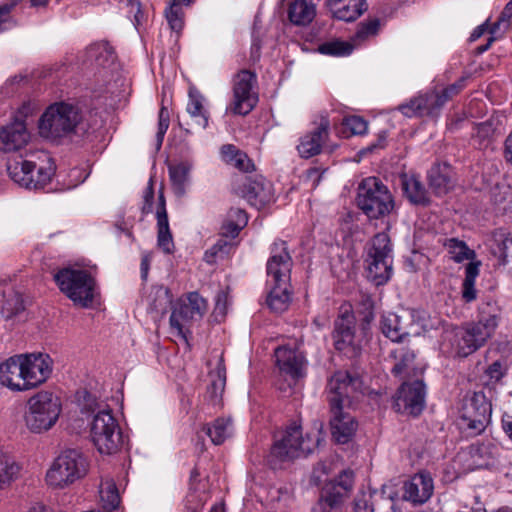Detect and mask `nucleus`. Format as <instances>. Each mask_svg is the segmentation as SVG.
Returning <instances> with one entry per match:
<instances>
[{"instance_id":"obj_1","label":"nucleus","mask_w":512,"mask_h":512,"mask_svg":"<svg viewBox=\"0 0 512 512\" xmlns=\"http://www.w3.org/2000/svg\"><path fill=\"white\" fill-rule=\"evenodd\" d=\"M292 267L293 260L287 242L284 240L274 241L270 247V257L266 263V271L269 278L268 283L272 285L267 297V304L276 313H282L289 307Z\"/></svg>"},{"instance_id":"obj_2","label":"nucleus","mask_w":512,"mask_h":512,"mask_svg":"<svg viewBox=\"0 0 512 512\" xmlns=\"http://www.w3.org/2000/svg\"><path fill=\"white\" fill-rule=\"evenodd\" d=\"M83 122L81 109L73 104L57 102L51 104L39 120L40 135L54 142L76 135Z\"/></svg>"},{"instance_id":"obj_3","label":"nucleus","mask_w":512,"mask_h":512,"mask_svg":"<svg viewBox=\"0 0 512 512\" xmlns=\"http://www.w3.org/2000/svg\"><path fill=\"white\" fill-rule=\"evenodd\" d=\"M499 323V309L495 304L485 303L479 308L477 322L465 326L457 345V354L467 357L482 347L492 337Z\"/></svg>"},{"instance_id":"obj_4","label":"nucleus","mask_w":512,"mask_h":512,"mask_svg":"<svg viewBox=\"0 0 512 512\" xmlns=\"http://www.w3.org/2000/svg\"><path fill=\"white\" fill-rule=\"evenodd\" d=\"M318 444L319 437L317 435L306 434L303 437L301 427L293 423L285 430L280 439L275 440L268 461L273 468H277L280 463L310 454Z\"/></svg>"},{"instance_id":"obj_5","label":"nucleus","mask_w":512,"mask_h":512,"mask_svg":"<svg viewBox=\"0 0 512 512\" xmlns=\"http://www.w3.org/2000/svg\"><path fill=\"white\" fill-rule=\"evenodd\" d=\"M358 208L370 219H380L391 213L394 200L388 187L377 177H367L358 186Z\"/></svg>"},{"instance_id":"obj_6","label":"nucleus","mask_w":512,"mask_h":512,"mask_svg":"<svg viewBox=\"0 0 512 512\" xmlns=\"http://www.w3.org/2000/svg\"><path fill=\"white\" fill-rule=\"evenodd\" d=\"M88 471V461L78 449H66L53 461L46 473V482L54 488H65Z\"/></svg>"},{"instance_id":"obj_7","label":"nucleus","mask_w":512,"mask_h":512,"mask_svg":"<svg viewBox=\"0 0 512 512\" xmlns=\"http://www.w3.org/2000/svg\"><path fill=\"white\" fill-rule=\"evenodd\" d=\"M26 425L30 431L41 433L51 429L61 413V401L52 392L40 391L29 398Z\"/></svg>"},{"instance_id":"obj_8","label":"nucleus","mask_w":512,"mask_h":512,"mask_svg":"<svg viewBox=\"0 0 512 512\" xmlns=\"http://www.w3.org/2000/svg\"><path fill=\"white\" fill-rule=\"evenodd\" d=\"M59 289L75 304L89 307L94 298L95 281L85 270L63 268L54 275Z\"/></svg>"},{"instance_id":"obj_9","label":"nucleus","mask_w":512,"mask_h":512,"mask_svg":"<svg viewBox=\"0 0 512 512\" xmlns=\"http://www.w3.org/2000/svg\"><path fill=\"white\" fill-rule=\"evenodd\" d=\"M91 439L101 454L111 455L122 444V432L112 410L99 409L91 423Z\"/></svg>"},{"instance_id":"obj_10","label":"nucleus","mask_w":512,"mask_h":512,"mask_svg":"<svg viewBox=\"0 0 512 512\" xmlns=\"http://www.w3.org/2000/svg\"><path fill=\"white\" fill-rule=\"evenodd\" d=\"M425 326L424 313L419 310H406L401 315L388 313L380 322L382 333L393 342H403L407 337L421 333Z\"/></svg>"},{"instance_id":"obj_11","label":"nucleus","mask_w":512,"mask_h":512,"mask_svg":"<svg viewBox=\"0 0 512 512\" xmlns=\"http://www.w3.org/2000/svg\"><path fill=\"white\" fill-rule=\"evenodd\" d=\"M367 277L375 285H383L392 275V247L388 234L378 233L368 253Z\"/></svg>"},{"instance_id":"obj_12","label":"nucleus","mask_w":512,"mask_h":512,"mask_svg":"<svg viewBox=\"0 0 512 512\" xmlns=\"http://www.w3.org/2000/svg\"><path fill=\"white\" fill-rule=\"evenodd\" d=\"M256 85L257 76L250 70L243 69L235 74L232 80L233 97L227 112L242 116L249 114L258 103Z\"/></svg>"},{"instance_id":"obj_13","label":"nucleus","mask_w":512,"mask_h":512,"mask_svg":"<svg viewBox=\"0 0 512 512\" xmlns=\"http://www.w3.org/2000/svg\"><path fill=\"white\" fill-rule=\"evenodd\" d=\"M492 407L482 391L474 392L467 398L460 410L459 425L470 436L481 434L491 418Z\"/></svg>"},{"instance_id":"obj_14","label":"nucleus","mask_w":512,"mask_h":512,"mask_svg":"<svg viewBox=\"0 0 512 512\" xmlns=\"http://www.w3.org/2000/svg\"><path fill=\"white\" fill-rule=\"evenodd\" d=\"M362 379L349 371H337L328 381L327 392L330 409L349 407L361 394Z\"/></svg>"},{"instance_id":"obj_15","label":"nucleus","mask_w":512,"mask_h":512,"mask_svg":"<svg viewBox=\"0 0 512 512\" xmlns=\"http://www.w3.org/2000/svg\"><path fill=\"white\" fill-rule=\"evenodd\" d=\"M36 164L30 160H19L9 162L7 166L11 179L26 189H42L51 180L55 167L52 163H48L47 167H38L35 175Z\"/></svg>"},{"instance_id":"obj_16","label":"nucleus","mask_w":512,"mask_h":512,"mask_svg":"<svg viewBox=\"0 0 512 512\" xmlns=\"http://www.w3.org/2000/svg\"><path fill=\"white\" fill-rule=\"evenodd\" d=\"M24 391L34 389L45 383L53 369V360L46 353L19 354Z\"/></svg>"},{"instance_id":"obj_17","label":"nucleus","mask_w":512,"mask_h":512,"mask_svg":"<svg viewBox=\"0 0 512 512\" xmlns=\"http://www.w3.org/2000/svg\"><path fill=\"white\" fill-rule=\"evenodd\" d=\"M354 328V316L345 313L335 321L332 332L335 349L351 359L359 356L362 349L361 340L355 335Z\"/></svg>"},{"instance_id":"obj_18","label":"nucleus","mask_w":512,"mask_h":512,"mask_svg":"<svg viewBox=\"0 0 512 512\" xmlns=\"http://www.w3.org/2000/svg\"><path fill=\"white\" fill-rule=\"evenodd\" d=\"M425 384L422 380L404 382L394 397V408L397 412L418 416L425 407Z\"/></svg>"},{"instance_id":"obj_19","label":"nucleus","mask_w":512,"mask_h":512,"mask_svg":"<svg viewBox=\"0 0 512 512\" xmlns=\"http://www.w3.org/2000/svg\"><path fill=\"white\" fill-rule=\"evenodd\" d=\"M330 121L322 116L316 126L300 137L296 147L298 154L303 159H309L319 155L324 144L329 139Z\"/></svg>"},{"instance_id":"obj_20","label":"nucleus","mask_w":512,"mask_h":512,"mask_svg":"<svg viewBox=\"0 0 512 512\" xmlns=\"http://www.w3.org/2000/svg\"><path fill=\"white\" fill-rule=\"evenodd\" d=\"M240 193L251 206L257 209L263 208L274 199L271 182L261 175L246 176L240 188Z\"/></svg>"},{"instance_id":"obj_21","label":"nucleus","mask_w":512,"mask_h":512,"mask_svg":"<svg viewBox=\"0 0 512 512\" xmlns=\"http://www.w3.org/2000/svg\"><path fill=\"white\" fill-rule=\"evenodd\" d=\"M275 357L280 373L290 378L293 383L304 375L306 360L302 352L287 347H278L275 350Z\"/></svg>"},{"instance_id":"obj_22","label":"nucleus","mask_w":512,"mask_h":512,"mask_svg":"<svg viewBox=\"0 0 512 512\" xmlns=\"http://www.w3.org/2000/svg\"><path fill=\"white\" fill-rule=\"evenodd\" d=\"M403 490L405 500L414 504H423L433 494V479L428 472L421 471L404 483Z\"/></svg>"},{"instance_id":"obj_23","label":"nucleus","mask_w":512,"mask_h":512,"mask_svg":"<svg viewBox=\"0 0 512 512\" xmlns=\"http://www.w3.org/2000/svg\"><path fill=\"white\" fill-rule=\"evenodd\" d=\"M30 138L23 119L18 116L14 121L0 130V150L3 152H14L24 147Z\"/></svg>"},{"instance_id":"obj_24","label":"nucleus","mask_w":512,"mask_h":512,"mask_svg":"<svg viewBox=\"0 0 512 512\" xmlns=\"http://www.w3.org/2000/svg\"><path fill=\"white\" fill-rule=\"evenodd\" d=\"M343 409H330L332 414L330 419L331 434L333 439L339 444L348 443L354 437L358 428V422L355 417L344 412Z\"/></svg>"},{"instance_id":"obj_25","label":"nucleus","mask_w":512,"mask_h":512,"mask_svg":"<svg viewBox=\"0 0 512 512\" xmlns=\"http://www.w3.org/2000/svg\"><path fill=\"white\" fill-rule=\"evenodd\" d=\"M438 91L432 90L410 100L407 104L399 106V110L406 117L417 115H434L442 108V100L439 99Z\"/></svg>"},{"instance_id":"obj_26","label":"nucleus","mask_w":512,"mask_h":512,"mask_svg":"<svg viewBox=\"0 0 512 512\" xmlns=\"http://www.w3.org/2000/svg\"><path fill=\"white\" fill-rule=\"evenodd\" d=\"M400 182L403 194L411 204L418 206L430 204L429 192L418 175L402 174Z\"/></svg>"},{"instance_id":"obj_27","label":"nucleus","mask_w":512,"mask_h":512,"mask_svg":"<svg viewBox=\"0 0 512 512\" xmlns=\"http://www.w3.org/2000/svg\"><path fill=\"white\" fill-rule=\"evenodd\" d=\"M19 354L0 363V384L12 391H24Z\"/></svg>"},{"instance_id":"obj_28","label":"nucleus","mask_w":512,"mask_h":512,"mask_svg":"<svg viewBox=\"0 0 512 512\" xmlns=\"http://www.w3.org/2000/svg\"><path fill=\"white\" fill-rule=\"evenodd\" d=\"M156 219H157L158 246L165 253H171L174 248V244H173L172 234H171L170 227H169L165 197L162 193L158 197V204H157V209H156Z\"/></svg>"},{"instance_id":"obj_29","label":"nucleus","mask_w":512,"mask_h":512,"mask_svg":"<svg viewBox=\"0 0 512 512\" xmlns=\"http://www.w3.org/2000/svg\"><path fill=\"white\" fill-rule=\"evenodd\" d=\"M495 447L490 444H472L467 449V469L488 468L494 464Z\"/></svg>"},{"instance_id":"obj_30","label":"nucleus","mask_w":512,"mask_h":512,"mask_svg":"<svg viewBox=\"0 0 512 512\" xmlns=\"http://www.w3.org/2000/svg\"><path fill=\"white\" fill-rule=\"evenodd\" d=\"M429 186L437 196L444 195L452 188V168L450 165L435 164L428 171Z\"/></svg>"},{"instance_id":"obj_31","label":"nucleus","mask_w":512,"mask_h":512,"mask_svg":"<svg viewBox=\"0 0 512 512\" xmlns=\"http://www.w3.org/2000/svg\"><path fill=\"white\" fill-rule=\"evenodd\" d=\"M288 19L297 26H305L316 16V7L312 0H291L287 8Z\"/></svg>"},{"instance_id":"obj_32","label":"nucleus","mask_w":512,"mask_h":512,"mask_svg":"<svg viewBox=\"0 0 512 512\" xmlns=\"http://www.w3.org/2000/svg\"><path fill=\"white\" fill-rule=\"evenodd\" d=\"M367 9L365 0H333L334 17L346 22L356 20Z\"/></svg>"},{"instance_id":"obj_33","label":"nucleus","mask_w":512,"mask_h":512,"mask_svg":"<svg viewBox=\"0 0 512 512\" xmlns=\"http://www.w3.org/2000/svg\"><path fill=\"white\" fill-rule=\"evenodd\" d=\"M86 55L89 61L103 68L110 67L117 59L114 48L106 41L91 44L86 50Z\"/></svg>"},{"instance_id":"obj_34","label":"nucleus","mask_w":512,"mask_h":512,"mask_svg":"<svg viewBox=\"0 0 512 512\" xmlns=\"http://www.w3.org/2000/svg\"><path fill=\"white\" fill-rule=\"evenodd\" d=\"M195 318V314L190 310V308L186 305V303L179 302L177 303L172 310L170 315V326L174 329L177 334L186 339V330L185 326L191 320Z\"/></svg>"},{"instance_id":"obj_35","label":"nucleus","mask_w":512,"mask_h":512,"mask_svg":"<svg viewBox=\"0 0 512 512\" xmlns=\"http://www.w3.org/2000/svg\"><path fill=\"white\" fill-rule=\"evenodd\" d=\"M202 102L203 97L200 93L190 91L186 110L194 121V124L199 128L205 129L208 126L209 115Z\"/></svg>"},{"instance_id":"obj_36","label":"nucleus","mask_w":512,"mask_h":512,"mask_svg":"<svg viewBox=\"0 0 512 512\" xmlns=\"http://www.w3.org/2000/svg\"><path fill=\"white\" fill-rule=\"evenodd\" d=\"M443 246L447 249L450 258L456 263L474 260L476 257L475 251L470 249L464 241L457 238L445 239Z\"/></svg>"},{"instance_id":"obj_37","label":"nucleus","mask_w":512,"mask_h":512,"mask_svg":"<svg viewBox=\"0 0 512 512\" xmlns=\"http://www.w3.org/2000/svg\"><path fill=\"white\" fill-rule=\"evenodd\" d=\"M21 467L10 455L0 453V488L9 486L17 479Z\"/></svg>"},{"instance_id":"obj_38","label":"nucleus","mask_w":512,"mask_h":512,"mask_svg":"<svg viewBox=\"0 0 512 512\" xmlns=\"http://www.w3.org/2000/svg\"><path fill=\"white\" fill-rule=\"evenodd\" d=\"M493 254L499 258V263L506 265L509 259H512V236L504 230H498L494 233Z\"/></svg>"},{"instance_id":"obj_39","label":"nucleus","mask_w":512,"mask_h":512,"mask_svg":"<svg viewBox=\"0 0 512 512\" xmlns=\"http://www.w3.org/2000/svg\"><path fill=\"white\" fill-rule=\"evenodd\" d=\"M232 432V421L225 418H218L210 426L206 427V434L215 445L222 444L232 435Z\"/></svg>"},{"instance_id":"obj_40","label":"nucleus","mask_w":512,"mask_h":512,"mask_svg":"<svg viewBox=\"0 0 512 512\" xmlns=\"http://www.w3.org/2000/svg\"><path fill=\"white\" fill-rule=\"evenodd\" d=\"M3 297L4 300L1 308V314L4 318L10 319L24 311V301L18 292H15L12 289L7 292L4 291Z\"/></svg>"},{"instance_id":"obj_41","label":"nucleus","mask_w":512,"mask_h":512,"mask_svg":"<svg viewBox=\"0 0 512 512\" xmlns=\"http://www.w3.org/2000/svg\"><path fill=\"white\" fill-rule=\"evenodd\" d=\"M391 356L396 360L391 372L395 376H402L406 370L412 367L416 354L408 348H400L391 352Z\"/></svg>"},{"instance_id":"obj_42","label":"nucleus","mask_w":512,"mask_h":512,"mask_svg":"<svg viewBox=\"0 0 512 512\" xmlns=\"http://www.w3.org/2000/svg\"><path fill=\"white\" fill-rule=\"evenodd\" d=\"M100 498L102 507L106 511H113L120 504V495L113 481H106L100 486Z\"/></svg>"},{"instance_id":"obj_43","label":"nucleus","mask_w":512,"mask_h":512,"mask_svg":"<svg viewBox=\"0 0 512 512\" xmlns=\"http://www.w3.org/2000/svg\"><path fill=\"white\" fill-rule=\"evenodd\" d=\"M354 47L351 43L342 40H331L319 45L318 51L324 55L342 57L352 53Z\"/></svg>"},{"instance_id":"obj_44","label":"nucleus","mask_w":512,"mask_h":512,"mask_svg":"<svg viewBox=\"0 0 512 512\" xmlns=\"http://www.w3.org/2000/svg\"><path fill=\"white\" fill-rule=\"evenodd\" d=\"M183 4L178 0H172L170 6L165 10V16L170 28L175 32H180L184 27Z\"/></svg>"},{"instance_id":"obj_45","label":"nucleus","mask_w":512,"mask_h":512,"mask_svg":"<svg viewBox=\"0 0 512 512\" xmlns=\"http://www.w3.org/2000/svg\"><path fill=\"white\" fill-rule=\"evenodd\" d=\"M190 168L185 164H179L169 168L170 179L176 194L185 193V185L188 182Z\"/></svg>"},{"instance_id":"obj_46","label":"nucleus","mask_w":512,"mask_h":512,"mask_svg":"<svg viewBox=\"0 0 512 512\" xmlns=\"http://www.w3.org/2000/svg\"><path fill=\"white\" fill-rule=\"evenodd\" d=\"M343 128L345 129L342 133L344 137L351 135H363L366 133L368 123L360 116H348L343 119Z\"/></svg>"},{"instance_id":"obj_47","label":"nucleus","mask_w":512,"mask_h":512,"mask_svg":"<svg viewBox=\"0 0 512 512\" xmlns=\"http://www.w3.org/2000/svg\"><path fill=\"white\" fill-rule=\"evenodd\" d=\"M225 369L220 366L217 369V379L212 380L210 385L207 387V394L213 403H217L224 392L225 387Z\"/></svg>"},{"instance_id":"obj_48","label":"nucleus","mask_w":512,"mask_h":512,"mask_svg":"<svg viewBox=\"0 0 512 512\" xmlns=\"http://www.w3.org/2000/svg\"><path fill=\"white\" fill-rule=\"evenodd\" d=\"M381 27V20L379 18H370L364 22H361L356 32V38L364 40L369 37L375 36Z\"/></svg>"},{"instance_id":"obj_49","label":"nucleus","mask_w":512,"mask_h":512,"mask_svg":"<svg viewBox=\"0 0 512 512\" xmlns=\"http://www.w3.org/2000/svg\"><path fill=\"white\" fill-rule=\"evenodd\" d=\"M349 495L347 493H342L341 490L332 482H328L323 487L320 498L328 500L331 503L337 504L342 507L344 500Z\"/></svg>"},{"instance_id":"obj_50","label":"nucleus","mask_w":512,"mask_h":512,"mask_svg":"<svg viewBox=\"0 0 512 512\" xmlns=\"http://www.w3.org/2000/svg\"><path fill=\"white\" fill-rule=\"evenodd\" d=\"M512 18V3L509 1L502 10L499 18L489 29L490 34H497L498 31L506 32L510 28Z\"/></svg>"},{"instance_id":"obj_51","label":"nucleus","mask_w":512,"mask_h":512,"mask_svg":"<svg viewBox=\"0 0 512 512\" xmlns=\"http://www.w3.org/2000/svg\"><path fill=\"white\" fill-rule=\"evenodd\" d=\"M466 86V77H461L455 83L448 85L441 91H438L439 99L442 100V107L446 102L451 100L454 96L458 95Z\"/></svg>"},{"instance_id":"obj_52","label":"nucleus","mask_w":512,"mask_h":512,"mask_svg":"<svg viewBox=\"0 0 512 512\" xmlns=\"http://www.w3.org/2000/svg\"><path fill=\"white\" fill-rule=\"evenodd\" d=\"M16 4L17 2L15 0H8L7 3L0 5V33L15 25L11 11Z\"/></svg>"},{"instance_id":"obj_53","label":"nucleus","mask_w":512,"mask_h":512,"mask_svg":"<svg viewBox=\"0 0 512 512\" xmlns=\"http://www.w3.org/2000/svg\"><path fill=\"white\" fill-rule=\"evenodd\" d=\"M186 305L192 310L195 316L202 317L206 312L207 303L206 300L198 293L191 292L187 297V301H184Z\"/></svg>"},{"instance_id":"obj_54","label":"nucleus","mask_w":512,"mask_h":512,"mask_svg":"<svg viewBox=\"0 0 512 512\" xmlns=\"http://www.w3.org/2000/svg\"><path fill=\"white\" fill-rule=\"evenodd\" d=\"M332 482L342 493L349 495L354 485V473L352 470H344Z\"/></svg>"},{"instance_id":"obj_55","label":"nucleus","mask_w":512,"mask_h":512,"mask_svg":"<svg viewBox=\"0 0 512 512\" xmlns=\"http://www.w3.org/2000/svg\"><path fill=\"white\" fill-rule=\"evenodd\" d=\"M158 131L156 134L157 144L160 147L163 143L164 136L169 128L170 115L165 106H162L158 115Z\"/></svg>"},{"instance_id":"obj_56","label":"nucleus","mask_w":512,"mask_h":512,"mask_svg":"<svg viewBox=\"0 0 512 512\" xmlns=\"http://www.w3.org/2000/svg\"><path fill=\"white\" fill-rule=\"evenodd\" d=\"M127 5L130 7V14H133V23L137 29L143 25L145 20L144 12L141 10L139 0H127Z\"/></svg>"},{"instance_id":"obj_57","label":"nucleus","mask_w":512,"mask_h":512,"mask_svg":"<svg viewBox=\"0 0 512 512\" xmlns=\"http://www.w3.org/2000/svg\"><path fill=\"white\" fill-rule=\"evenodd\" d=\"M237 155V159L232 165L233 167L242 172H250L254 170V164L252 160L244 151L240 150Z\"/></svg>"},{"instance_id":"obj_58","label":"nucleus","mask_w":512,"mask_h":512,"mask_svg":"<svg viewBox=\"0 0 512 512\" xmlns=\"http://www.w3.org/2000/svg\"><path fill=\"white\" fill-rule=\"evenodd\" d=\"M312 512H342V507L323 498H319L317 503L313 506Z\"/></svg>"},{"instance_id":"obj_59","label":"nucleus","mask_w":512,"mask_h":512,"mask_svg":"<svg viewBox=\"0 0 512 512\" xmlns=\"http://www.w3.org/2000/svg\"><path fill=\"white\" fill-rule=\"evenodd\" d=\"M244 227H238V224H236L232 220H226L224 221L222 227H221V235L225 238H235L238 236L241 229Z\"/></svg>"},{"instance_id":"obj_60","label":"nucleus","mask_w":512,"mask_h":512,"mask_svg":"<svg viewBox=\"0 0 512 512\" xmlns=\"http://www.w3.org/2000/svg\"><path fill=\"white\" fill-rule=\"evenodd\" d=\"M227 219L234 221L238 227H245L248 222L247 214L240 208H231L227 214Z\"/></svg>"},{"instance_id":"obj_61","label":"nucleus","mask_w":512,"mask_h":512,"mask_svg":"<svg viewBox=\"0 0 512 512\" xmlns=\"http://www.w3.org/2000/svg\"><path fill=\"white\" fill-rule=\"evenodd\" d=\"M144 203L142 206V213L149 214L153 211L154 189L152 182L146 187L143 195Z\"/></svg>"},{"instance_id":"obj_62","label":"nucleus","mask_w":512,"mask_h":512,"mask_svg":"<svg viewBox=\"0 0 512 512\" xmlns=\"http://www.w3.org/2000/svg\"><path fill=\"white\" fill-rule=\"evenodd\" d=\"M493 134L492 125L488 122H482L474 127L473 137L480 140H486Z\"/></svg>"},{"instance_id":"obj_63","label":"nucleus","mask_w":512,"mask_h":512,"mask_svg":"<svg viewBox=\"0 0 512 512\" xmlns=\"http://www.w3.org/2000/svg\"><path fill=\"white\" fill-rule=\"evenodd\" d=\"M232 248V244L226 239H219L210 249V253L214 256L220 255L223 257L225 254H228L230 249Z\"/></svg>"},{"instance_id":"obj_64","label":"nucleus","mask_w":512,"mask_h":512,"mask_svg":"<svg viewBox=\"0 0 512 512\" xmlns=\"http://www.w3.org/2000/svg\"><path fill=\"white\" fill-rule=\"evenodd\" d=\"M354 511L355 512H374V508L370 500L366 497V495H362L357 497L354 502Z\"/></svg>"}]
</instances>
